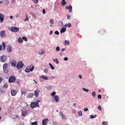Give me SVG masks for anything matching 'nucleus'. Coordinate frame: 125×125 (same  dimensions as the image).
<instances>
[{
  "instance_id": "6e6552de",
  "label": "nucleus",
  "mask_w": 125,
  "mask_h": 125,
  "mask_svg": "<svg viewBox=\"0 0 125 125\" xmlns=\"http://www.w3.org/2000/svg\"><path fill=\"white\" fill-rule=\"evenodd\" d=\"M27 112L25 109H23L22 111L21 115L23 117L25 116L26 115Z\"/></svg>"
},
{
  "instance_id": "09e8293b",
  "label": "nucleus",
  "mask_w": 125,
  "mask_h": 125,
  "mask_svg": "<svg viewBox=\"0 0 125 125\" xmlns=\"http://www.w3.org/2000/svg\"><path fill=\"white\" fill-rule=\"evenodd\" d=\"M62 119H65L66 118H65V116L64 115H62Z\"/></svg>"
},
{
  "instance_id": "6e6d98bb",
  "label": "nucleus",
  "mask_w": 125,
  "mask_h": 125,
  "mask_svg": "<svg viewBox=\"0 0 125 125\" xmlns=\"http://www.w3.org/2000/svg\"><path fill=\"white\" fill-rule=\"evenodd\" d=\"M67 17L68 19H69L70 18V17L69 15H67Z\"/></svg>"
},
{
  "instance_id": "8fccbe9b",
  "label": "nucleus",
  "mask_w": 125,
  "mask_h": 125,
  "mask_svg": "<svg viewBox=\"0 0 125 125\" xmlns=\"http://www.w3.org/2000/svg\"><path fill=\"white\" fill-rule=\"evenodd\" d=\"M2 47L1 45H0V51H1L2 49Z\"/></svg>"
},
{
  "instance_id": "774afa93",
  "label": "nucleus",
  "mask_w": 125,
  "mask_h": 125,
  "mask_svg": "<svg viewBox=\"0 0 125 125\" xmlns=\"http://www.w3.org/2000/svg\"><path fill=\"white\" fill-rule=\"evenodd\" d=\"M31 14H32L33 15H34V16H35V15L34 14H33V13H32V12L31 13Z\"/></svg>"
},
{
  "instance_id": "37998d69",
  "label": "nucleus",
  "mask_w": 125,
  "mask_h": 125,
  "mask_svg": "<svg viewBox=\"0 0 125 125\" xmlns=\"http://www.w3.org/2000/svg\"><path fill=\"white\" fill-rule=\"evenodd\" d=\"M5 3L6 4H8L9 3V2L7 0H5Z\"/></svg>"
},
{
  "instance_id": "49530a36",
  "label": "nucleus",
  "mask_w": 125,
  "mask_h": 125,
  "mask_svg": "<svg viewBox=\"0 0 125 125\" xmlns=\"http://www.w3.org/2000/svg\"><path fill=\"white\" fill-rule=\"evenodd\" d=\"M25 92L24 91H21V94H25Z\"/></svg>"
},
{
  "instance_id": "6ab92c4d",
  "label": "nucleus",
  "mask_w": 125,
  "mask_h": 125,
  "mask_svg": "<svg viewBox=\"0 0 125 125\" xmlns=\"http://www.w3.org/2000/svg\"><path fill=\"white\" fill-rule=\"evenodd\" d=\"M40 78L45 80H47L48 79V78L46 76L43 75L41 76H40Z\"/></svg>"
},
{
  "instance_id": "79ce46f5",
  "label": "nucleus",
  "mask_w": 125,
  "mask_h": 125,
  "mask_svg": "<svg viewBox=\"0 0 125 125\" xmlns=\"http://www.w3.org/2000/svg\"><path fill=\"white\" fill-rule=\"evenodd\" d=\"M97 97L99 99H100L101 98V96L100 94H99L98 95Z\"/></svg>"
},
{
  "instance_id": "0eeeda50",
  "label": "nucleus",
  "mask_w": 125,
  "mask_h": 125,
  "mask_svg": "<svg viewBox=\"0 0 125 125\" xmlns=\"http://www.w3.org/2000/svg\"><path fill=\"white\" fill-rule=\"evenodd\" d=\"M49 121L48 119L46 118L42 120V124L43 125H46Z\"/></svg>"
},
{
  "instance_id": "ea45409f",
  "label": "nucleus",
  "mask_w": 125,
  "mask_h": 125,
  "mask_svg": "<svg viewBox=\"0 0 125 125\" xmlns=\"http://www.w3.org/2000/svg\"><path fill=\"white\" fill-rule=\"evenodd\" d=\"M55 33L56 35H58L59 34V32L58 31H56L55 32Z\"/></svg>"
},
{
  "instance_id": "603ef678",
  "label": "nucleus",
  "mask_w": 125,
  "mask_h": 125,
  "mask_svg": "<svg viewBox=\"0 0 125 125\" xmlns=\"http://www.w3.org/2000/svg\"><path fill=\"white\" fill-rule=\"evenodd\" d=\"M2 44L3 47L5 46V44L4 42H2Z\"/></svg>"
},
{
  "instance_id": "680f3d73",
  "label": "nucleus",
  "mask_w": 125,
  "mask_h": 125,
  "mask_svg": "<svg viewBox=\"0 0 125 125\" xmlns=\"http://www.w3.org/2000/svg\"><path fill=\"white\" fill-rule=\"evenodd\" d=\"M52 33V31H50V34L51 35Z\"/></svg>"
},
{
  "instance_id": "b1692460",
  "label": "nucleus",
  "mask_w": 125,
  "mask_h": 125,
  "mask_svg": "<svg viewBox=\"0 0 125 125\" xmlns=\"http://www.w3.org/2000/svg\"><path fill=\"white\" fill-rule=\"evenodd\" d=\"M92 95L94 97L96 95V92L94 91L93 92L92 94Z\"/></svg>"
},
{
  "instance_id": "052dcab7",
  "label": "nucleus",
  "mask_w": 125,
  "mask_h": 125,
  "mask_svg": "<svg viewBox=\"0 0 125 125\" xmlns=\"http://www.w3.org/2000/svg\"><path fill=\"white\" fill-rule=\"evenodd\" d=\"M42 12L43 14L45 13V10L44 9L42 11Z\"/></svg>"
},
{
  "instance_id": "e433bc0d",
  "label": "nucleus",
  "mask_w": 125,
  "mask_h": 125,
  "mask_svg": "<svg viewBox=\"0 0 125 125\" xmlns=\"http://www.w3.org/2000/svg\"><path fill=\"white\" fill-rule=\"evenodd\" d=\"M22 39H23L25 41H27V38L25 37H22Z\"/></svg>"
},
{
  "instance_id": "dca6fc26",
  "label": "nucleus",
  "mask_w": 125,
  "mask_h": 125,
  "mask_svg": "<svg viewBox=\"0 0 125 125\" xmlns=\"http://www.w3.org/2000/svg\"><path fill=\"white\" fill-rule=\"evenodd\" d=\"M4 16L1 14H0V20L2 22H3V20L4 19Z\"/></svg>"
},
{
  "instance_id": "de8ad7c7",
  "label": "nucleus",
  "mask_w": 125,
  "mask_h": 125,
  "mask_svg": "<svg viewBox=\"0 0 125 125\" xmlns=\"http://www.w3.org/2000/svg\"><path fill=\"white\" fill-rule=\"evenodd\" d=\"M88 110V109L87 108H86L84 109V111H87Z\"/></svg>"
},
{
  "instance_id": "4d7b16f0",
  "label": "nucleus",
  "mask_w": 125,
  "mask_h": 125,
  "mask_svg": "<svg viewBox=\"0 0 125 125\" xmlns=\"http://www.w3.org/2000/svg\"><path fill=\"white\" fill-rule=\"evenodd\" d=\"M81 79L82 78V75L81 74H79L78 76Z\"/></svg>"
},
{
  "instance_id": "4be33fe9",
  "label": "nucleus",
  "mask_w": 125,
  "mask_h": 125,
  "mask_svg": "<svg viewBox=\"0 0 125 125\" xmlns=\"http://www.w3.org/2000/svg\"><path fill=\"white\" fill-rule=\"evenodd\" d=\"M49 64L52 69L53 70L55 69L54 67L50 63H49Z\"/></svg>"
},
{
  "instance_id": "c85d7f7f",
  "label": "nucleus",
  "mask_w": 125,
  "mask_h": 125,
  "mask_svg": "<svg viewBox=\"0 0 125 125\" xmlns=\"http://www.w3.org/2000/svg\"><path fill=\"white\" fill-rule=\"evenodd\" d=\"M108 124V123L106 121H104L102 123V125H107Z\"/></svg>"
},
{
  "instance_id": "4468645a",
  "label": "nucleus",
  "mask_w": 125,
  "mask_h": 125,
  "mask_svg": "<svg viewBox=\"0 0 125 125\" xmlns=\"http://www.w3.org/2000/svg\"><path fill=\"white\" fill-rule=\"evenodd\" d=\"M40 92V91L39 90H36L34 92V95L36 97H37L39 96V93Z\"/></svg>"
},
{
  "instance_id": "69168bd1",
  "label": "nucleus",
  "mask_w": 125,
  "mask_h": 125,
  "mask_svg": "<svg viewBox=\"0 0 125 125\" xmlns=\"http://www.w3.org/2000/svg\"><path fill=\"white\" fill-rule=\"evenodd\" d=\"M44 52L42 51L40 54H44Z\"/></svg>"
},
{
  "instance_id": "13d9d810",
  "label": "nucleus",
  "mask_w": 125,
  "mask_h": 125,
  "mask_svg": "<svg viewBox=\"0 0 125 125\" xmlns=\"http://www.w3.org/2000/svg\"><path fill=\"white\" fill-rule=\"evenodd\" d=\"M28 18L27 17H27L25 19V21H28Z\"/></svg>"
},
{
  "instance_id": "e2e57ef3",
  "label": "nucleus",
  "mask_w": 125,
  "mask_h": 125,
  "mask_svg": "<svg viewBox=\"0 0 125 125\" xmlns=\"http://www.w3.org/2000/svg\"><path fill=\"white\" fill-rule=\"evenodd\" d=\"M65 48H63L61 50L62 51H63L65 50Z\"/></svg>"
},
{
  "instance_id": "f257e3e1",
  "label": "nucleus",
  "mask_w": 125,
  "mask_h": 125,
  "mask_svg": "<svg viewBox=\"0 0 125 125\" xmlns=\"http://www.w3.org/2000/svg\"><path fill=\"white\" fill-rule=\"evenodd\" d=\"M24 65L22 62H19L16 66L17 68L20 69L22 68Z\"/></svg>"
},
{
  "instance_id": "412c9836",
  "label": "nucleus",
  "mask_w": 125,
  "mask_h": 125,
  "mask_svg": "<svg viewBox=\"0 0 125 125\" xmlns=\"http://www.w3.org/2000/svg\"><path fill=\"white\" fill-rule=\"evenodd\" d=\"M66 4L65 1L64 0H62V6H65Z\"/></svg>"
},
{
  "instance_id": "20e7f679",
  "label": "nucleus",
  "mask_w": 125,
  "mask_h": 125,
  "mask_svg": "<svg viewBox=\"0 0 125 125\" xmlns=\"http://www.w3.org/2000/svg\"><path fill=\"white\" fill-rule=\"evenodd\" d=\"M19 31V29L16 27H12L11 28V31L13 32H17Z\"/></svg>"
},
{
  "instance_id": "f8f14e48",
  "label": "nucleus",
  "mask_w": 125,
  "mask_h": 125,
  "mask_svg": "<svg viewBox=\"0 0 125 125\" xmlns=\"http://www.w3.org/2000/svg\"><path fill=\"white\" fill-rule=\"evenodd\" d=\"M65 9H68L69 12L71 13L72 11V7L70 5L69 6H66L65 7Z\"/></svg>"
},
{
  "instance_id": "cd10ccee",
  "label": "nucleus",
  "mask_w": 125,
  "mask_h": 125,
  "mask_svg": "<svg viewBox=\"0 0 125 125\" xmlns=\"http://www.w3.org/2000/svg\"><path fill=\"white\" fill-rule=\"evenodd\" d=\"M82 89L84 91L86 92H88L89 91V90L88 89H86L85 88H83Z\"/></svg>"
},
{
  "instance_id": "a211bd4d",
  "label": "nucleus",
  "mask_w": 125,
  "mask_h": 125,
  "mask_svg": "<svg viewBox=\"0 0 125 125\" xmlns=\"http://www.w3.org/2000/svg\"><path fill=\"white\" fill-rule=\"evenodd\" d=\"M34 96L33 93H29L28 94V97L29 98H32Z\"/></svg>"
},
{
  "instance_id": "f704fd0d",
  "label": "nucleus",
  "mask_w": 125,
  "mask_h": 125,
  "mask_svg": "<svg viewBox=\"0 0 125 125\" xmlns=\"http://www.w3.org/2000/svg\"><path fill=\"white\" fill-rule=\"evenodd\" d=\"M50 22L52 24L53 23V19H52L50 20Z\"/></svg>"
},
{
  "instance_id": "39448f33",
  "label": "nucleus",
  "mask_w": 125,
  "mask_h": 125,
  "mask_svg": "<svg viewBox=\"0 0 125 125\" xmlns=\"http://www.w3.org/2000/svg\"><path fill=\"white\" fill-rule=\"evenodd\" d=\"M31 106L32 108H33L37 106L39 107V106L38 105V103L36 102H32L31 104Z\"/></svg>"
},
{
  "instance_id": "7c9ffc66",
  "label": "nucleus",
  "mask_w": 125,
  "mask_h": 125,
  "mask_svg": "<svg viewBox=\"0 0 125 125\" xmlns=\"http://www.w3.org/2000/svg\"><path fill=\"white\" fill-rule=\"evenodd\" d=\"M96 116V115H94V116L92 115H91L90 116V118H95Z\"/></svg>"
},
{
  "instance_id": "2eb2a0df",
  "label": "nucleus",
  "mask_w": 125,
  "mask_h": 125,
  "mask_svg": "<svg viewBox=\"0 0 125 125\" xmlns=\"http://www.w3.org/2000/svg\"><path fill=\"white\" fill-rule=\"evenodd\" d=\"M54 99L56 102H58L59 101V98L58 95H55L54 96Z\"/></svg>"
},
{
  "instance_id": "bf43d9fd",
  "label": "nucleus",
  "mask_w": 125,
  "mask_h": 125,
  "mask_svg": "<svg viewBox=\"0 0 125 125\" xmlns=\"http://www.w3.org/2000/svg\"><path fill=\"white\" fill-rule=\"evenodd\" d=\"M16 83H18V85L19 86L20 85V82H19V81H17V82H16Z\"/></svg>"
},
{
  "instance_id": "a878e982",
  "label": "nucleus",
  "mask_w": 125,
  "mask_h": 125,
  "mask_svg": "<svg viewBox=\"0 0 125 125\" xmlns=\"http://www.w3.org/2000/svg\"><path fill=\"white\" fill-rule=\"evenodd\" d=\"M53 60L54 62H56L57 63H59L58 60L57 59H53Z\"/></svg>"
},
{
  "instance_id": "f03ea898",
  "label": "nucleus",
  "mask_w": 125,
  "mask_h": 125,
  "mask_svg": "<svg viewBox=\"0 0 125 125\" xmlns=\"http://www.w3.org/2000/svg\"><path fill=\"white\" fill-rule=\"evenodd\" d=\"M16 78L14 76H12L10 77L8 81L10 83H12L14 82L15 81Z\"/></svg>"
},
{
  "instance_id": "bb28decb",
  "label": "nucleus",
  "mask_w": 125,
  "mask_h": 125,
  "mask_svg": "<svg viewBox=\"0 0 125 125\" xmlns=\"http://www.w3.org/2000/svg\"><path fill=\"white\" fill-rule=\"evenodd\" d=\"M55 94H56V92L54 91H53L52 93L51 94V95L52 96H55Z\"/></svg>"
},
{
  "instance_id": "864d4df0",
  "label": "nucleus",
  "mask_w": 125,
  "mask_h": 125,
  "mask_svg": "<svg viewBox=\"0 0 125 125\" xmlns=\"http://www.w3.org/2000/svg\"><path fill=\"white\" fill-rule=\"evenodd\" d=\"M68 59V58L67 57H65L64 58V60L65 61H67Z\"/></svg>"
},
{
  "instance_id": "1a4fd4ad",
  "label": "nucleus",
  "mask_w": 125,
  "mask_h": 125,
  "mask_svg": "<svg viewBox=\"0 0 125 125\" xmlns=\"http://www.w3.org/2000/svg\"><path fill=\"white\" fill-rule=\"evenodd\" d=\"M7 59V58L5 56H3L0 57L1 61L2 62H5Z\"/></svg>"
},
{
  "instance_id": "c756f323",
  "label": "nucleus",
  "mask_w": 125,
  "mask_h": 125,
  "mask_svg": "<svg viewBox=\"0 0 125 125\" xmlns=\"http://www.w3.org/2000/svg\"><path fill=\"white\" fill-rule=\"evenodd\" d=\"M78 114L79 116H82V113L81 111H80L78 112Z\"/></svg>"
},
{
  "instance_id": "58836bf2",
  "label": "nucleus",
  "mask_w": 125,
  "mask_h": 125,
  "mask_svg": "<svg viewBox=\"0 0 125 125\" xmlns=\"http://www.w3.org/2000/svg\"><path fill=\"white\" fill-rule=\"evenodd\" d=\"M60 48L59 47H56V50L57 51H59L60 50Z\"/></svg>"
},
{
  "instance_id": "c9c22d12",
  "label": "nucleus",
  "mask_w": 125,
  "mask_h": 125,
  "mask_svg": "<svg viewBox=\"0 0 125 125\" xmlns=\"http://www.w3.org/2000/svg\"><path fill=\"white\" fill-rule=\"evenodd\" d=\"M47 88L48 90H50L52 88V87L51 86H48L47 87Z\"/></svg>"
},
{
  "instance_id": "4c0bfd02",
  "label": "nucleus",
  "mask_w": 125,
  "mask_h": 125,
  "mask_svg": "<svg viewBox=\"0 0 125 125\" xmlns=\"http://www.w3.org/2000/svg\"><path fill=\"white\" fill-rule=\"evenodd\" d=\"M32 1L35 3H36L38 2V0H31Z\"/></svg>"
},
{
  "instance_id": "423d86ee",
  "label": "nucleus",
  "mask_w": 125,
  "mask_h": 125,
  "mask_svg": "<svg viewBox=\"0 0 125 125\" xmlns=\"http://www.w3.org/2000/svg\"><path fill=\"white\" fill-rule=\"evenodd\" d=\"M10 63L12 67H16L17 62L15 60H11L10 61Z\"/></svg>"
},
{
  "instance_id": "7ed1b4c3",
  "label": "nucleus",
  "mask_w": 125,
  "mask_h": 125,
  "mask_svg": "<svg viewBox=\"0 0 125 125\" xmlns=\"http://www.w3.org/2000/svg\"><path fill=\"white\" fill-rule=\"evenodd\" d=\"M8 64L7 63H5L4 64L3 66V70L4 72L6 73H7L8 72V71L7 70L8 67Z\"/></svg>"
},
{
  "instance_id": "9b49d317",
  "label": "nucleus",
  "mask_w": 125,
  "mask_h": 125,
  "mask_svg": "<svg viewBox=\"0 0 125 125\" xmlns=\"http://www.w3.org/2000/svg\"><path fill=\"white\" fill-rule=\"evenodd\" d=\"M17 93V91L13 89L11 90V95L12 96H15L16 95Z\"/></svg>"
},
{
  "instance_id": "9d476101",
  "label": "nucleus",
  "mask_w": 125,
  "mask_h": 125,
  "mask_svg": "<svg viewBox=\"0 0 125 125\" xmlns=\"http://www.w3.org/2000/svg\"><path fill=\"white\" fill-rule=\"evenodd\" d=\"M0 36L2 38H5V37L6 35L5 32L4 31H2L0 32Z\"/></svg>"
},
{
  "instance_id": "5fc2aeb1",
  "label": "nucleus",
  "mask_w": 125,
  "mask_h": 125,
  "mask_svg": "<svg viewBox=\"0 0 125 125\" xmlns=\"http://www.w3.org/2000/svg\"><path fill=\"white\" fill-rule=\"evenodd\" d=\"M2 80V78L0 77V83L1 82Z\"/></svg>"
},
{
  "instance_id": "2f4dec72",
  "label": "nucleus",
  "mask_w": 125,
  "mask_h": 125,
  "mask_svg": "<svg viewBox=\"0 0 125 125\" xmlns=\"http://www.w3.org/2000/svg\"><path fill=\"white\" fill-rule=\"evenodd\" d=\"M59 115L60 116L62 117L63 115V114L62 112L60 111L59 112Z\"/></svg>"
},
{
  "instance_id": "c03bdc74",
  "label": "nucleus",
  "mask_w": 125,
  "mask_h": 125,
  "mask_svg": "<svg viewBox=\"0 0 125 125\" xmlns=\"http://www.w3.org/2000/svg\"><path fill=\"white\" fill-rule=\"evenodd\" d=\"M65 42L66 43L65 44V45H66V43H68V45L69 44V41L68 40H67V41L65 40Z\"/></svg>"
},
{
  "instance_id": "f3484780",
  "label": "nucleus",
  "mask_w": 125,
  "mask_h": 125,
  "mask_svg": "<svg viewBox=\"0 0 125 125\" xmlns=\"http://www.w3.org/2000/svg\"><path fill=\"white\" fill-rule=\"evenodd\" d=\"M30 67L29 66H27L25 70V72L26 73H29L30 71Z\"/></svg>"
},
{
  "instance_id": "72a5a7b5",
  "label": "nucleus",
  "mask_w": 125,
  "mask_h": 125,
  "mask_svg": "<svg viewBox=\"0 0 125 125\" xmlns=\"http://www.w3.org/2000/svg\"><path fill=\"white\" fill-rule=\"evenodd\" d=\"M48 69H44V72L46 73H48Z\"/></svg>"
},
{
  "instance_id": "a19ab883",
  "label": "nucleus",
  "mask_w": 125,
  "mask_h": 125,
  "mask_svg": "<svg viewBox=\"0 0 125 125\" xmlns=\"http://www.w3.org/2000/svg\"><path fill=\"white\" fill-rule=\"evenodd\" d=\"M98 109H99L101 111L102 110V108H101V106L100 105L98 107Z\"/></svg>"
},
{
  "instance_id": "ddd939ff",
  "label": "nucleus",
  "mask_w": 125,
  "mask_h": 125,
  "mask_svg": "<svg viewBox=\"0 0 125 125\" xmlns=\"http://www.w3.org/2000/svg\"><path fill=\"white\" fill-rule=\"evenodd\" d=\"M7 51L8 52H10L12 51V47L11 45H9L7 46Z\"/></svg>"
},
{
  "instance_id": "393cba45",
  "label": "nucleus",
  "mask_w": 125,
  "mask_h": 125,
  "mask_svg": "<svg viewBox=\"0 0 125 125\" xmlns=\"http://www.w3.org/2000/svg\"><path fill=\"white\" fill-rule=\"evenodd\" d=\"M31 125H37V122L35 121L34 122H32L31 124Z\"/></svg>"
},
{
  "instance_id": "473e14b6",
  "label": "nucleus",
  "mask_w": 125,
  "mask_h": 125,
  "mask_svg": "<svg viewBox=\"0 0 125 125\" xmlns=\"http://www.w3.org/2000/svg\"><path fill=\"white\" fill-rule=\"evenodd\" d=\"M3 87H4L6 88H8V86L7 84H6L4 85Z\"/></svg>"
},
{
  "instance_id": "0e129e2a",
  "label": "nucleus",
  "mask_w": 125,
  "mask_h": 125,
  "mask_svg": "<svg viewBox=\"0 0 125 125\" xmlns=\"http://www.w3.org/2000/svg\"><path fill=\"white\" fill-rule=\"evenodd\" d=\"M10 18L11 19H12L13 18V16H11L10 17Z\"/></svg>"
},
{
  "instance_id": "338daca9",
  "label": "nucleus",
  "mask_w": 125,
  "mask_h": 125,
  "mask_svg": "<svg viewBox=\"0 0 125 125\" xmlns=\"http://www.w3.org/2000/svg\"><path fill=\"white\" fill-rule=\"evenodd\" d=\"M64 26L65 27H67V24H66L64 25Z\"/></svg>"
},
{
  "instance_id": "a18cd8bd",
  "label": "nucleus",
  "mask_w": 125,
  "mask_h": 125,
  "mask_svg": "<svg viewBox=\"0 0 125 125\" xmlns=\"http://www.w3.org/2000/svg\"><path fill=\"white\" fill-rule=\"evenodd\" d=\"M34 68V66H32V67L30 69V71L31 72L33 70Z\"/></svg>"
},
{
  "instance_id": "3c124183",
  "label": "nucleus",
  "mask_w": 125,
  "mask_h": 125,
  "mask_svg": "<svg viewBox=\"0 0 125 125\" xmlns=\"http://www.w3.org/2000/svg\"><path fill=\"white\" fill-rule=\"evenodd\" d=\"M68 26L69 27H70L71 26V24L70 23H69L68 24Z\"/></svg>"
},
{
  "instance_id": "5701e85b",
  "label": "nucleus",
  "mask_w": 125,
  "mask_h": 125,
  "mask_svg": "<svg viewBox=\"0 0 125 125\" xmlns=\"http://www.w3.org/2000/svg\"><path fill=\"white\" fill-rule=\"evenodd\" d=\"M18 41L19 43H21L23 42V40L22 38L21 37H20L18 39Z\"/></svg>"
},
{
  "instance_id": "aec40b11",
  "label": "nucleus",
  "mask_w": 125,
  "mask_h": 125,
  "mask_svg": "<svg viewBox=\"0 0 125 125\" xmlns=\"http://www.w3.org/2000/svg\"><path fill=\"white\" fill-rule=\"evenodd\" d=\"M66 28L65 27H63L60 30V32L62 33V32H64L66 30Z\"/></svg>"
}]
</instances>
